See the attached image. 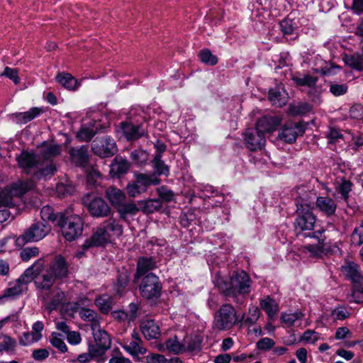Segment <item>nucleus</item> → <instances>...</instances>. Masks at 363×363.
Segmentation results:
<instances>
[{
	"instance_id": "nucleus-1",
	"label": "nucleus",
	"mask_w": 363,
	"mask_h": 363,
	"mask_svg": "<svg viewBox=\"0 0 363 363\" xmlns=\"http://www.w3.org/2000/svg\"><path fill=\"white\" fill-rule=\"evenodd\" d=\"M16 160L19 167L35 179L50 178L57 171L52 160H43L40 155L33 152L23 151L16 157Z\"/></svg>"
},
{
	"instance_id": "nucleus-2",
	"label": "nucleus",
	"mask_w": 363,
	"mask_h": 363,
	"mask_svg": "<svg viewBox=\"0 0 363 363\" xmlns=\"http://www.w3.org/2000/svg\"><path fill=\"white\" fill-rule=\"evenodd\" d=\"M297 193L298 196L296 198L297 218L295 228L302 231L313 230L316 218L312 212L310 194L306 192L305 187H298Z\"/></svg>"
},
{
	"instance_id": "nucleus-3",
	"label": "nucleus",
	"mask_w": 363,
	"mask_h": 363,
	"mask_svg": "<svg viewBox=\"0 0 363 363\" xmlns=\"http://www.w3.org/2000/svg\"><path fill=\"white\" fill-rule=\"evenodd\" d=\"M215 285L227 296L236 297L240 294L250 292L251 283L248 274L244 271L233 272L230 281H225L220 275L216 277Z\"/></svg>"
},
{
	"instance_id": "nucleus-4",
	"label": "nucleus",
	"mask_w": 363,
	"mask_h": 363,
	"mask_svg": "<svg viewBox=\"0 0 363 363\" xmlns=\"http://www.w3.org/2000/svg\"><path fill=\"white\" fill-rule=\"evenodd\" d=\"M34 184L31 180L19 181L9 188L0 191V223L9 219L10 213L8 208L14 206V198H18L32 189Z\"/></svg>"
},
{
	"instance_id": "nucleus-5",
	"label": "nucleus",
	"mask_w": 363,
	"mask_h": 363,
	"mask_svg": "<svg viewBox=\"0 0 363 363\" xmlns=\"http://www.w3.org/2000/svg\"><path fill=\"white\" fill-rule=\"evenodd\" d=\"M43 264V259H40L36 261L15 282L10 284L9 287L5 291L4 296L14 298L26 291L28 284L31 282L34 276L38 275L41 272Z\"/></svg>"
},
{
	"instance_id": "nucleus-6",
	"label": "nucleus",
	"mask_w": 363,
	"mask_h": 363,
	"mask_svg": "<svg viewBox=\"0 0 363 363\" xmlns=\"http://www.w3.org/2000/svg\"><path fill=\"white\" fill-rule=\"evenodd\" d=\"M238 321L233 306L225 303L216 313L213 320V328L219 331L227 330L233 328Z\"/></svg>"
},
{
	"instance_id": "nucleus-7",
	"label": "nucleus",
	"mask_w": 363,
	"mask_h": 363,
	"mask_svg": "<svg viewBox=\"0 0 363 363\" xmlns=\"http://www.w3.org/2000/svg\"><path fill=\"white\" fill-rule=\"evenodd\" d=\"M61 228L63 236L67 240L72 241L79 236L83 230V221L78 215L66 216L63 215L61 220L57 222Z\"/></svg>"
},
{
	"instance_id": "nucleus-8",
	"label": "nucleus",
	"mask_w": 363,
	"mask_h": 363,
	"mask_svg": "<svg viewBox=\"0 0 363 363\" xmlns=\"http://www.w3.org/2000/svg\"><path fill=\"white\" fill-rule=\"evenodd\" d=\"M51 231V226L42 221L33 223L23 235L19 236L16 242L18 245L26 242H38L45 238Z\"/></svg>"
},
{
	"instance_id": "nucleus-9",
	"label": "nucleus",
	"mask_w": 363,
	"mask_h": 363,
	"mask_svg": "<svg viewBox=\"0 0 363 363\" xmlns=\"http://www.w3.org/2000/svg\"><path fill=\"white\" fill-rule=\"evenodd\" d=\"M135 180L130 182L127 186L128 194L132 197L145 192L150 185H157L160 182V179L155 175L135 173Z\"/></svg>"
},
{
	"instance_id": "nucleus-10",
	"label": "nucleus",
	"mask_w": 363,
	"mask_h": 363,
	"mask_svg": "<svg viewBox=\"0 0 363 363\" xmlns=\"http://www.w3.org/2000/svg\"><path fill=\"white\" fill-rule=\"evenodd\" d=\"M162 286L159 278L152 273L148 274L143 280L140 291L141 296L147 299L160 296Z\"/></svg>"
},
{
	"instance_id": "nucleus-11",
	"label": "nucleus",
	"mask_w": 363,
	"mask_h": 363,
	"mask_svg": "<svg viewBox=\"0 0 363 363\" xmlns=\"http://www.w3.org/2000/svg\"><path fill=\"white\" fill-rule=\"evenodd\" d=\"M83 202L93 216L105 217L110 213L109 206L105 201L100 197L92 196L87 194L83 198Z\"/></svg>"
},
{
	"instance_id": "nucleus-12",
	"label": "nucleus",
	"mask_w": 363,
	"mask_h": 363,
	"mask_svg": "<svg viewBox=\"0 0 363 363\" xmlns=\"http://www.w3.org/2000/svg\"><path fill=\"white\" fill-rule=\"evenodd\" d=\"M91 330L94 342L90 343L89 345H92L96 350V352L103 357L111 347V340L110 336L106 331L101 328L100 325H93Z\"/></svg>"
},
{
	"instance_id": "nucleus-13",
	"label": "nucleus",
	"mask_w": 363,
	"mask_h": 363,
	"mask_svg": "<svg viewBox=\"0 0 363 363\" xmlns=\"http://www.w3.org/2000/svg\"><path fill=\"white\" fill-rule=\"evenodd\" d=\"M91 148L95 155L101 157H108L116 152V143L111 138L95 139L91 144Z\"/></svg>"
},
{
	"instance_id": "nucleus-14",
	"label": "nucleus",
	"mask_w": 363,
	"mask_h": 363,
	"mask_svg": "<svg viewBox=\"0 0 363 363\" xmlns=\"http://www.w3.org/2000/svg\"><path fill=\"white\" fill-rule=\"evenodd\" d=\"M244 140L250 151L261 150L265 145L264 134L257 128L247 129L244 133Z\"/></svg>"
},
{
	"instance_id": "nucleus-15",
	"label": "nucleus",
	"mask_w": 363,
	"mask_h": 363,
	"mask_svg": "<svg viewBox=\"0 0 363 363\" xmlns=\"http://www.w3.org/2000/svg\"><path fill=\"white\" fill-rule=\"evenodd\" d=\"M304 133L303 126L298 123L289 121L284 124L279 137L286 143H292L296 138Z\"/></svg>"
},
{
	"instance_id": "nucleus-16",
	"label": "nucleus",
	"mask_w": 363,
	"mask_h": 363,
	"mask_svg": "<svg viewBox=\"0 0 363 363\" xmlns=\"http://www.w3.org/2000/svg\"><path fill=\"white\" fill-rule=\"evenodd\" d=\"M341 271L345 277L353 283V285L363 283V272L357 264L347 262L341 267Z\"/></svg>"
},
{
	"instance_id": "nucleus-17",
	"label": "nucleus",
	"mask_w": 363,
	"mask_h": 363,
	"mask_svg": "<svg viewBox=\"0 0 363 363\" xmlns=\"http://www.w3.org/2000/svg\"><path fill=\"white\" fill-rule=\"evenodd\" d=\"M120 131L128 140H138L146 134V130L143 125H133L128 122L121 123Z\"/></svg>"
},
{
	"instance_id": "nucleus-18",
	"label": "nucleus",
	"mask_w": 363,
	"mask_h": 363,
	"mask_svg": "<svg viewBox=\"0 0 363 363\" xmlns=\"http://www.w3.org/2000/svg\"><path fill=\"white\" fill-rule=\"evenodd\" d=\"M101 228H104L106 235L112 242L116 238H118L123 233L122 225L115 219L110 218L104 221L101 225Z\"/></svg>"
},
{
	"instance_id": "nucleus-19",
	"label": "nucleus",
	"mask_w": 363,
	"mask_h": 363,
	"mask_svg": "<svg viewBox=\"0 0 363 363\" xmlns=\"http://www.w3.org/2000/svg\"><path fill=\"white\" fill-rule=\"evenodd\" d=\"M56 279L65 277L67 275L68 268L65 259L61 256L55 257L48 269Z\"/></svg>"
},
{
	"instance_id": "nucleus-20",
	"label": "nucleus",
	"mask_w": 363,
	"mask_h": 363,
	"mask_svg": "<svg viewBox=\"0 0 363 363\" xmlns=\"http://www.w3.org/2000/svg\"><path fill=\"white\" fill-rule=\"evenodd\" d=\"M281 122L279 116H264L258 121L256 128L264 134V132L274 131Z\"/></svg>"
},
{
	"instance_id": "nucleus-21",
	"label": "nucleus",
	"mask_w": 363,
	"mask_h": 363,
	"mask_svg": "<svg viewBox=\"0 0 363 363\" xmlns=\"http://www.w3.org/2000/svg\"><path fill=\"white\" fill-rule=\"evenodd\" d=\"M269 99L274 106L281 107L287 103L288 94L282 86H277L269 90Z\"/></svg>"
},
{
	"instance_id": "nucleus-22",
	"label": "nucleus",
	"mask_w": 363,
	"mask_h": 363,
	"mask_svg": "<svg viewBox=\"0 0 363 363\" xmlns=\"http://www.w3.org/2000/svg\"><path fill=\"white\" fill-rule=\"evenodd\" d=\"M111 242L108 238L106 235L104 228L99 225L96 230L93 233L92 236L84 243L85 247L93 246H104L106 244Z\"/></svg>"
},
{
	"instance_id": "nucleus-23",
	"label": "nucleus",
	"mask_w": 363,
	"mask_h": 363,
	"mask_svg": "<svg viewBox=\"0 0 363 363\" xmlns=\"http://www.w3.org/2000/svg\"><path fill=\"white\" fill-rule=\"evenodd\" d=\"M141 332L147 340L157 339L160 335L158 325L152 320H146L140 324Z\"/></svg>"
},
{
	"instance_id": "nucleus-24",
	"label": "nucleus",
	"mask_w": 363,
	"mask_h": 363,
	"mask_svg": "<svg viewBox=\"0 0 363 363\" xmlns=\"http://www.w3.org/2000/svg\"><path fill=\"white\" fill-rule=\"evenodd\" d=\"M99 124L94 121L89 124H84L77 134V138L80 141L90 140L98 132Z\"/></svg>"
},
{
	"instance_id": "nucleus-25",
	"label": "nucleus",
	"mask_w": 363,
	"mask_h": 363,
	"mask_svg": "<svg viewBox=\"0 0 363 363\" xmlns=\"http://www.w3.org/2000/svg\"><path fill=\"white\" fill-rule=\"evenodd\" d=\"M106 196L112 206L116 208L125 201V194L121 189L113 186L106 189Z\"/></svg>"
},
{
	"instance_id": "nucleus-26",
	"label": "nucleus",
	"mask_w": 363,
	"mask_h": 363,
	"mask_svg": "<svg viewBox=\"0 0 363 363\" xmlns=\"http://www.w3.org/2000/svg\"><path fill=\"white\" fill-rule=\"evenodd\" d=\"M122 347L133 357L135 362L140 360V354H144L147 352V350L140 345V342L137 341L124 342L122 344Z\"/></svg>"
},
{
	"instance_id": "nucleus-27",
	"label": "nucleus",
	"mask_w": 363,
	"mask_h": 363,
	"mask_svg": "<svg viewBox=\"0 0 363 363\" xmlns=\"http://www.w3.org/2000/svg\"><path fill=\"white\" fill-rule=\"evenodd\" d=\"M72 162L77 166H83L87 162V148L85 146L72 147L69 150Z\"/></svg>"
},
{
	"instance_id": "nucleus-28",
	"label": "nucleus",
	"mask_w": 363,
	"mask_h": 363,
	"mask_svg": "<svg viewBox=\"0 0 363 363\" xmlns=\"http://www.w3.org/2000/svg\"><path fill=\"white\" fill-rule=\"evenodd\" d=\"M318 244L307 245L300 249L301 253L307 255L310 257H319L323 253L324 240L325 238H318Z\"/></svg>"
},
{
	"instance_id": "nucleus-29",
	"label": "nucleus",
	"mask_w": 363,
	"mask_h": 363,
	"mask_svg": "<svg viewBox=\"0 0 363 363\" xmlns=\"http://www.w3.org/2000/svg\"><path fill=\"white\" fill-rule=\"evenodd\" d=\"M303 317L301 311L283 312L280 316L281 323L284 327H292Z\"/></svg>"
},
{
	"instance_id": "nucleus-30",
	"label": "nucleus",
	"mask_w": 363,
	"mask_h": 363,
	"mask_svg": "<svg viewBox=\"0 0 363 363\" xmlns=\"http://www.w3.org/2000/svg\"><path fill=\"white\" fill-rule=\"evenodd\" d=\"M259 306L269 318L274 317L279 310L278 303L269 296L260 299Z\"/></svg>"
},
{
	"instance_id": "nucleus-31",
	"label": "nucleus",
	"mask_w": 363,
	"mask_h": 363,
	"mask_svg": "<svg viewBox=\"0 0 363 363\" xmlns=\"http://www.w3.org/2000/svg\"><path fill=\"white\" fill-rule=\"evenodd\" d=\"M316 204L318 208L322 212L328 216L334 214L337 208L334 200L329 197H318L316 200Z\"/></svg>"
},
{
	"instance_id": "nucleus-32",
	"label": "nucleus",
	"mask_w": 363,
	"mask_h": 363,
	"mask_svg": "<svg viewBox=\"0 0 363 363\" xmlns=\"http://www.w3.org/2000/svg\"><path fill=\"white\" fill-rule=\"evenodd\" d=\"M129 169V163L121 157H116L110 166V174L113 176H119L125 174Z\"/></svg>"
},
{
	"instance_id": "nucleus-33",
	"label": "nucleus",
	"mask_w": 363,
	"mask_h": 363,
	"mask_svg": "<svg viewBox=\"0 0 363 363\" xmlns=\"http://www.w3.org/2000/svg\"><path fill=\"white\" fill-rule=\"evenodd\" d=\"M56 278L48 269L42 274L37 278L35 284L38 288L45 290H49L53 285Z\"/></svg>"
},
{
	"instance_id": "nucleus-34",
	"label": "nucleus",
	"mask_w": 363,
	"mask_h": 363,
	"mask_svg": "<svg viewBox=\"0 0 363 363\" xmlns=\"http://www.w3.org/2000/svg\"><path fill=\"white\" fill-rule=\"evenodd\" d=\"M352 187V182L345 179H337L335 182V192L340 194L345 201H347Z\"/></svg>"
},
{
	"instance_id": "nucleus-35",
	"label": "nucleus",
	"mask_w": 363,
	"mask_h": 363,
	"mask_svg": "<svg viewBox=\"0 0 363 363\" xmlns=\"http://www.w3.org/2000/svg\"><path fill=\"white\" fill-rule=\"evenodd\" d=\"M40 216L43 220L42 222H51L52 223L57 225V222L61 220L63 215L57 214L54 213V210L49 206H43L40 211Z\"/></svg>"
},
{
	"instance_id": "nucleus-36",
	"label": "nucleus",
	"mask_w": 363,
	"mask_h": 363,
	"mask_svg": "<svg viewBox=\"0 0 363 363\" xmlns=\"http://www.w3.org/2000/svg\"><path fill=\"white\" fill-rule=\"evenodd\" d=\"M156 267V263L151 257H141L138 262L136 277H140L147 272Z\"/></svg>"
},
{
	"instance_id": "nucleus-37",
	"label": "nucleus",
	"mask_w": 363,
	"mask_h": 363,
	"mask_svg": "<svg viewBox=\"0 0 363 363\" xmlns=\"http://www.w3.org/2000/svg\"><path fill=\"white\" fill-rule=\"evenodd\" d=\"M57 82L65 88L74 90L79 86L77 81L69 74L62 73L56 76Z\"/></svg>"
},
{
	"instance_id": "nucleus-38",
	"label": "nucleus",
	"mask_w": 363,
	"mask_h": 363,
	"mask_svg": "<svg viewBox=\"0 0 363 363\" xmlns=\"http://www.w3.org/2000/svg\"><path fill=\"white\" fill-rule=\"evenodd\" d=\"M79 315L84 321L90 322L91 327L93 325H100V321L101 320V317L91 309L82 308L79 310Z\"/></svg>"
},
{
	"instance_id": "nucleus-39",
	"label": "nucleus",
	"mask_w": 363,
	"mask_h": 363,
	"mask_svg": "<svg viewBox=\"0 0 363 363\" xmlns=\"http://www.w3.org/2000/svg\"><path fill=\"white\" fill-rule=\"evenodd\" d=\"M201 338L199 336H198V335H195L194 337L187 336V337H184L183 340L184 352V351H189V352L199 351L201 349Z\"/></svg>"
},
{
	"instance_id": "nucleus-40",
	"label": "nucleus",
	"mask_w": 363,
	"mask_h": 363,
	"mask_svg": "<svg viewBox=\"0 0 363 363\" xmlns=\"http://www.w3.org/2000/svg\"><path fill=\"white\" fill-rule=\"evenodd\" d=\"M41 113V109L39 108H32L29 111L23 113H16L14 114L17 122L21 123H26L35 118H36L38 116L40 115Z\"/></svg>"
},
{
	"instance_id": "nucleus-41",
	"label": "nucleus",
	"mask_w": 363,
	"mask_h": 363,
	"mask_svg": "<svg viewBox=\"0 0 363 363\" xmlns=\"http://www.w3.org/2000/svg\"><path fill=\"white\" fill-rule=\"evenodd\" d=\"M140 209L145 213H152L162 207V203L159 199H150L138 202Z\"/></svg>"
},
{
	"instance_id": "nucleus-42",
	"label": "nucleus",
	"mask_w": 363,
	"mask_h": 363,
	"mask_svg": "<svg viewBox=\"0 0 363 363\" xmlns=\"http://www.w3.org/2000/svg\"><path fill=\"white\" fill-rule=\"evenodd\" d=\"M92 359H97V362H104V358L96 352L92 345H89L88 352L81 354L78 356L77 360L79 362L85 363L89 362Z\"/></svg>"
},
{
	"instance_id": "nucleus-43",
	"label": "nucleus",
	"mask_w": 363,
	"mask_h": 363,
	"mask_svg": "<svg viewBox=\"0 0 363 363\" xmlns=\"http://www.w3.org/2000/svg\"><path fill=\"white\" fill-rule=\"evenodd\" d=\"M343 60L346 65L357 70L363 69V56L360 54L345 55Z\"/></svg>"
},
{
	"instance_id": "nucleus-44",
	"label": "nucleus",
	"mask_w": 363,
	"mask_h": 363,
	"mask_svg": "<svg viewBox=\"0 0 363 363\" xmlns=\"http://www.w3.org/2000/svg\"><path fill=\"white\" fill-rule=\"evenodd\" d=\"M95 303L101 312L107 313L112 308V298L107 294H103L96 298Z\"/></svg>"
},
{
	"instance_id": "nucleus-45",
	"label": "nucleus",
	"mask_w": 363,
	"mask_h": 363,
	"mask_svg": "<svg viewBox=\"0 0 363 363\" xmlns=\"http://www.w3.org/2000/svg\"><path fill=\"white\" fill-rule=\"evenodd\" d=\"M118 211L122 218H125L128 215H135L140 209V206H138L133 202L125 203V202L121 206L117 208Z\"/></svg>"
},
{
	"instance_id": "nucleus-46",
	"label": "nucleus",
	"mask_w": 363,
	"mask_h": 363,
	"mask_svg": "<svg viewBox=\"0 0 363 363\" xmlns=\"http://www.w3.org/2000/svg\"><path fill=\"white\" fill-rule=\"evenodd\" d=\"M51 294L53 295V297L50 302L48 300V298H44L45 301L48 302L47 308L50 311L55 310L60 304L62 303V301L65 298V293L58 289L52 291Z\"/></svg>"
},
{
	"instance_id": "nucleus-47",
	"label": "nucleus",
	"mask_w": 363,
	"mask_h": 363,
	"mask_svg": "<svg viewBox=\"0 0 363 363\" xmlns=\"http://www.w3.org/2000/svg\"><path fill=\"white\" fill-rule=\"evenodd\" d=\"M152 166L157 174H169V167L167 164H164V161L161 160L160 154H155L154 160H152Z\"/></svg>"
},
{
	"instance_id": "nucleus-48",
	"label": "nucleus",
	"mask_w": 363,
	"mask_h": 363,
	"mask_svg": "<svg viewBox=\"0 0 363 363\" xmlns=\"http://www.w3.org/2000/svg\"><path fill=\"white\" fill-rule=\"evenodd\" d=\"M293 81L299 86H306L308 88L317 83L318 78L311 75L294 76Z\"/></svg>"
},
{
	"instance_id": "nucleus-49",
	"label": "nucleus",
	"mask_w": 363,
	"mask_h": 363,
	"mask_svg": "<svg viewBox=\"0 0 363 363\" xmlns=\"http://www.w3.org/2000/svg\"><path fill=\"white\" fill-rule=\"evenodd\" d=\"M166 348L169 352L179 354L184 352L183 341L181 342L177 337L169 338L166 342Z\"/></svg>"
},
{
	"instance_id": "nucleus-50",
	"label": "nucleus",
	"mask_w": 363,
	"mask_h": 363,
	"mask_svg": "<svg viewBox=\"0 0 363 363\" xmlns=\"http://www.w3.org/2000/svg\"><path fill=\"white\" fill-rule=\"evenodd\" d=\"M16 342L14 339L10 336L4 335H3V340L0 342V352H13L16 347Z\"/></svg>"
},
{
	"instance_id": "nucleus-51",
	"label": "nucleus",
	"mask_w": 363,
	"mask_h": 363,
	"mask_svg": "<svg viewBox=\"0 0 363 363\" xmlns=\"http://www.w3.org/2000/svg\"><path fill=\"white\" fill-rule=\"evenodd\" d=\"M61 147L58 145H49L43 149L40 157L43 160H49L52 157H55L60 153Z\"/></svg>"
},
{
	"instance_id": "nucleus-52",
	"label": "nucleus",
	"mask_w": 363,
	"mask_h": 363,
	"mask_svg": "<svg viewBox=\"0 0 363 363\" xmlns=\"http://www.w3.org/2000/svg\"><path fill=\"white\" fill-rule=\"evenodd\" d=\"M308 89V95L311 97L313 102H314L316 104H320L322 101L320 95L323 91L322 86L315 83V85H313Z\"/></svg>"
},
{
	"instance_id": "nucleus-53",
	"label": "nucleus",
	"mask_w": 363,
	"mask_h": 363,
	"mask_svg": "<svg viewBox=\"0 0 363 363\" xmlns=\"http://www.w3.org/2000/svg\"><path fill=\"white\" fill-rule=\"evenodd\" d=\"M320 339V335L313 330H306L301 337V340L306 344H315Z\"/></svg>"
},
{
	"instance_id": "nucleus-54",
	"label": "nucleus",
	"mask_w": 363,
	"mask_h": 363,
	"mask_svg": "<svg viewBox=\"0 0 363 363\" xmlns=\"http://www.w3.org/2000/svg\"><path fill=\"white\" fill-rule=\"evenodd\" d=\"M200 60L207 65H214L217 63L218 59L208 49L201 50L199 55Z\"/></svg>"
},
{
	"instance_id": "nucleus-55",
	"label": "nucleus",
	"mask_w": 363,
	"mask_h": 363,
	"mask_svg": "<svg viewBox=\"0 0 363 363\" xmlns=\"http://www.w3.org/2000/svg\"><path fill=\"white\" fill-rule=\"evenodd\" d=\"M350 301L356 303H363V283L353 286Z\"/></svg>"
},
{
	"instance_id": "nucleus-56",
	"label": "nucleus",
	"mask_w": 363,
	"mask_h": 363,
	"mask_svg": "<svg viewBox=\"0 0 363 363\" xmlns=\"http://www.w3.org/2000/svg\"><path fill=\"white\" fill-rule=\"evenodd\" d=\"M260 315V311L257 306H251L249 308L248 315L244 319L245 323L252 325L258 320Z\"/></svg>"
},
{
	"instance_id": "nucleus-57",
	"label": "nucleus",
	"mask_w": 363,
	"mask_h": 363,
	"mask_svg": "<svg viewBox=\"0 0 363 363\" xmlns=\"http://www.w3.org/2000/svg\"><path fill=\"white\" fill-rule=\"evenodd\" d=\"M50 342L52 345L60 352H65L67 351V347L60 335L52 333Z\"/></svg>"
},
{
	"instance_id": "nucleus-58",
	"label": "nucleus",
	"mask_w": 363,
	"mask_h": 363,
	"mask_svg": "<svg viewBox=\"0 0 363 363\" xmlns=\"http://www.w3.org/2000/svg\"><path fill=\"white\" fill-rule=\"evenodd\" d=\"M40 340L39 335H35L34 333H24L19 338V342L21 345L27 346L33 344V342H38Z\"/></svg>"
},
{
	"instance_id": "nucleus-59",
	"label": "nucleus",
	"mask_w": 363,
	"mask_h": 363,
	"mask_svg": "<svg viewBox=\"0 0 363 363\" xmlns=\"http://www.w3.org/2000/svg\"><path fill=\"white\" fill-rule=\"evenodd\" d=\"M132 160L138 164H145L148 160V154L142 150H136L131 153Z\"/></svg>"
},
{
	"instance_id": "nucleus-60",
	"label": "nucleus",
	"mask_w": 363,
	"mask_h": 363,
	"mask_svg": "<svg viewBox=\"0 0 363 363\" xmlns=\"http://www.w3.org/2000/svg\"><path fill=\"white\" fill-rule=\"evenodd\" d=\"M38 255L39 250L36 247H26L21 252V257L25 262L29 261L31 258L35 257Z\"/></svg>"
},
{
	"instance_id": "nucleus-61",
	"label": "nucleus",
	"mask_w": 363,
	"mask_h": 363,
	"mask_svg": "<svg viewBox=\"0 0 363 363\" xmlns=\"http://www.w3.org/2000/svg\"><path fill=\"white\" fill-rule=\"evenodd\" d=\"M101 175L96 169L91 167L87 173V182L90 185L96 186L100 184Z\"/></svg>"
},
{
	"instance_id": "nucleus-62",
	"label": "nucleus",
	"mask_w": 363,
	"mask_h": 363,
	"mask_svg": "<svg viewBox=\"0 0 363 363\" xmlns=\"http://www.w3.org/2000/svg\"><path fill=\"white\" fill-rule=\"evenodd\" d=\"M351 242L354 245H361L363 243V225L356 228L351 235Z\"/></svg>"
},
{
	"instance_id": "nucleus-63",
	"label": "nucleus",
	"mask_w": 363,
	"mask_h": 363,
	"mask_svg": "<svg viewBox=\"0 0 363 363\" xmlns=\"http://www.w3.org/2000/svg\"><path fill=\"white\" fill-rule=\"evenodd\" d=\"M350 315L349 311L345 307H337L332 312V316L335 320H342L348 318Z\"/></svg>"
},
{
	"instance_id": "nucleus-64",
	"label": "nucleus",
	"mask_w": 363,
	"mask_h": 363,
	"mask_svg": "<svg viewBox=\"0 0 363 363\" xmlns=\"http://www.w3.org/2000/svg\"><path fill=\"white\" fill-rule=\"evenodd\" d=\"M347 91V86L345 84H331L330 91L335 96L345 94Z\"/></svg>"
}]
</instances>
